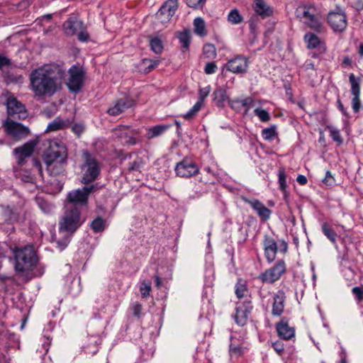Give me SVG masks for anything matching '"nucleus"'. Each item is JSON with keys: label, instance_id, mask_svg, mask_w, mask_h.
Instances as JSON below:
<instances>
[{"label": "nucleus", "instance_id": "4c0bfd02", "mask_svg": "<svg viewBox=\"0 0 363 363\" xmlns=\"http://www.w3.org/2000/svg\"><path fill=\"white\" fill-rule=\"evenodd\" d=\"M304 39L308 44V48H314L320 43L318 37L313 33L306 34Z\"/></svg>", "mask_w": 363, "mask_h": 363}, {"label": "nucleus", "instance_id": "4be33fe9", "mask_svg": "<svg viewBox=\"0 0 363 363\" xmlns=\"http://www.w3.org/2000/svg\"><path fill=\"white\" fill-rule=\"evenodd\" d=\"M285 294L283 291L279 290L274 296V302L272 305V313L273 315L279 316L284 311Z\"/></svg>", "mask_w": 363, "mask_h": 363}, {"label": "nucleus", "instance_id": "9b49d317", "mask_svg": "<svg viewBox=\"0 0 363 363\" xmlns=\"http://www.w3.org/2000/svg\"><path fill=\"white\" fill-rule=\"evenodd\" d=\"M328 22L336 33L343 32L347 26V19L344 11H330L328 16Z\"/></svg>", "mask_w": 363, "mask_h": 363}, {"label": "nucleus", "instance_id": "09e8293b", "mask_svg": "<svg viewBox=\"0 0 363 363\" xmlns=\"http://www.w3.org/2000/svg\"><path fill=\"white\" fill-rule=\"evenodd\" d=\"M217 69V66L215 62H208L204 68V72L207 74H211L216 72Z\"/></svg>", "mask_w": 363, "mask_h": 363}, {"label": "nucleus", "instance_id": "1a4fd4ad", "mask_svg": "<svg viewBox=\"0 0 363 363\" xmlns=\"http://www.w3.org/2000/svg\"><path fill=\"white\" fill-rule=\"evenodd\" d=\"M285 271L286 266L284 262L279 260L273 267L267 269L264 272L259 274L258 278L262 282L272 284L279 279Z\"/></svg>", "mask_w": 363, "mask_h": 363}, {"label": "nucleus", "instance_id": "5fc2aeb1", "mask_svg": "<svg viewBox=\"0 0 363 363\" xmlns=\"http://www.w3.org/2000/svg\"><path fill=\"white\" fill-rule=\"evenodd\" d=\"M78 39L82 42H86L89 39V35L87 32L84 30V27L81 30H79L78 33Z\"/></svg>", "mask_w": 363, "mask_h": 363}, {"label": "nucleus", "instance_id": "f704fd0d", "mask_svg": "<svg viewBox=\"0 0 363 363\" xmlns=\"http://www.w3.org/2000/svg\"><path fill=\"white\" fill-rule=\"evenodd\" d=\"M150 45L151 48V50L155 53V54H160L163 51V44L162 40L155 37L150 40Z\"/></svg>", "mask_w": 363, "mask_h": 363}, {"label": "nucleus", "instance_id": "6ab92c4d", "mask_svg": "<svg viewBox=\"0 0 363 363\" xmlns=\"http://www.w3.org/2000/svg\"><path fill=\"white\" fill-rule=\"evenodd\" d=\"M264 248L265 257L269 262L275 259L277 252V245L276 241L270 236L265 235L264 239Z\"/></svg>", "mask_w": 363, "mask_h": 363}, {"label": "nucleus", "instance_id": "338daca9", "mask_svg": "<svg viewBox=\"0 0 363 363\" xmlns=\"http://www.w3.org/2000/svg\"><path fill=\"white\" fill-rule=\"evenodd\" d=\"M198 112L196 111L193 108H191L186 114L183 115V117L185 119L189 120L196 115Z\"/></svg>", "mask_w": 363, "mask_h": 363}, {"label": "nucleus", "instance_id": "bf43d9fd", "mask_svg": "<svg viewBox=\"0 0 363 363\" xmlns=\"http://www.w3.org/2000/svg\"><path fill=\"white\" fill-rule=\"evenodd\" d=\"M242 354V349L239 346L230 345V354L231 356H240Z\"/></svg>", "mask_w": 363, "mask_h": 363}, {"label": "nucleus", "instance_id": "412c9836", "mask_svg": "<svg viewBox=\"0 0 363 363\" xmlns=\"http://www.w3.org/2000/svg\"><path fill=\"white\" fill-rule=\"evenodd\" d=\"M245 201L251 206L263 221H266L269 219L272 211L259 201L256 199H247Z\"/></svg>", "mask_w": 363, "mask_h": 363}, {"label": "nucleus", "instance_id": "2eb2a0df", "mask_svg": "<svg viewBox=\"0 0 363 363\" xmlns=\"http://www.w3.org/2000/svg\"><path fill=\"white\" fill-rule=\"evenodd\" d=\"M69 78L67 83L68 89L72 92H78L83 84L84 72L77 67H72L69 70Z\"/></svg>", "mask_w": 363, "mask_h": 363}, {"label": "nucleus", "instance_id": "a878e982", "mask_svg": "<svg viewBox=\"0 0 363 363\" xmlns=\"http://www.w3.org/2000/svg\"><path fill=\"white\" fill-rule=\"evenodd\" d=\"M277 330L280 337L287 340L294 336V328L290 327L287 323L281 322L277 326Z\"/></svg>", "mask_w": 363, "mask_h": 363}, {"label": "nucleus", "instance_id": "69168bd1", "mask_svg": "<svg viewBox=\"0 0 363 363\" xmlns=\"http://www.w3.org/2000/svg\"><path fill=\"white\" fill-rule=\"evenodd\" d=\"M72 130L73 131L77 134V135H80L84 130V128L82 125L81 124H75L73 127H72Z\"/></svg>", "mask_w": 363, "mask_h": 363}, {"label": "nucleus", "instance_id": "423d86ee", "mask_svg": "<svg viewBox=\"0 0 363 363\" xmlns=\"http://www.w3.org/2000/svg\"><path fill=\"white\" fill-rule=\"evenodd\" d=\"M80 224L79 210L75 206L67 207L62 220L60 222V230L73 233Z\"/></svg>", "mask_w": 363, "mask_h": 363}, {"label": "nucleus", "instance_id": "0eeeda50", "mask_svg": "<svg viewBox=\"0 0 363 363\" xmlns=\"http://www.w3.org/2000/svg\"><path fill=\"white\" fill-rule=\"evenodd\" d=\"M139 134L138 129L127 125H120L113 130V138L128 145H135L137 143L135 137Z\"/></svg>", "mask_w": 363, "mask_h": 363}, {"label": "nucleus", "instance_id": "f8f14e48", "mask_svg": "<svg viewBox=\"0 0 363 363\" xmlns=\"http://www.w3.org/2000/svg\"><path fill=\"white\" fill-rule=\"evenodd\" d=\"M175 172L178 177L188 178L198 174L199 168L194 162L184 159L177 164Z\"/></svg>", "mask_w": 363, "mask_h": 363}, {"label": "nucleus", "instance_id": "a211bd4d", "mask_svg": "<svg viewBox=\"0 0 363 363\" xmlns=\"http://www.w3.org/2000/svg\"><path fill=\"white\" fill-rule=\"evenodd\" d=\"M133 105V101L130 98L125 97L117 100L114 105L107 110L111 116H118Z\"/></svg>", "mask_w": 363, "mask_h": 363}, {"label": "nucleus", "instance_id": "f03ea898", "mask_svg": "<svg viewBox=\"0 0 363 363\" xmlns=\"http://www.w3.org/2000/svg\"><path fill=\"white\" fill-rule=\"evenodd\" d=\"M14 257V267L20 274L31 271L38 262L35 251L31 246L15 247L12 250Z\"/></svg>", "mask_w": 363, "mask_h": 363}, {"label": "nucleus", "instance_id": "ea45409f", "mask_svg": "<svg viewBox=\"0 0 363 363\" xmlns=\"http://www.w3.org/2000/svg\"><path fill=\"white\" fill-rule=\"evenodd\" d=\"M228 20L232 24H238L242 21V17L240 14L238 10L233 9L229 13Z\"/></svg>", "mask_w": 363, "mask_h": 363}, {"label": "nucleus", "instance_id": "c756f323", "mask_svg": "<svg viewBox=\"0 0 363 363\" xmlns=\"http://www.w3.org/2000/svg\"><path fill=\"white\" fill-rule=\"evenodd\" d=\"M213 100L218 107H223L225 102L228 100L226 91L223 89H216L213 94Z\"/></svg>", "mask_w": 363, "mask_h": 363}, {"label": "nucleus", "instance_id": "aec40b11", "mask_svg": "<svg viewBox=\"0 0 363 363\" xmlns=\"http://www.w3.org/2000/svg\"><path fill=\"white\" fill-rule=\"evenodd\" d=\"M63 28L67 35H74L83 28V22L76 17H70L63 23Z\"/></svg>", "mask_w": 363, "mask_h": 363}, {"label": "nucleus", "instance_id": "7ed1b4c3", "mask_svg": "<svg viewBox=\"0 0 363 363\" xmlns=\"http://www.w3.org/2000/svg\"><path fill=\"white\" fill-rule=\"evenodd\" d=\"M67 158V147L60 141H52L44 154V162L48 168H50L54 164H65Z\"/></svg>", "mask_w": 363, "mask_h": 363}, {"label": "nucleus", "instance_id": "e2e57ef3", "mask_svg": "<svg viewBox=\"0 0 363 363\" xmlns=\"http://www.w3.org/2000/svg\"><path fill=\"white\" fill-rule=\"evenodd\" d=\"M142 165L141 160H138L133 162L129 167V169L131 171L140 170Z\"/></svg>", "mask_w": 363, "mask_h": 363}, {"label": "nucleus", "instance_id": "37998d69", "mask_svg": "<svg viewBox=\"0 0 363 363\" xmlns=\"http://www.w3.org/2000/svg\"><path fill=\"white\" fill-rule=\"evenodd\" d=\"M91 228L95 233L101 232L104 230V222L101 218H96L91 224Z\"/></svg>", "mask_w": 363, "mask_h": 363}, {"label": "nucleus", "instance_id": "9d476101", "mask_svg": "<svg viewBox=\"0 0 363 363\" xmlns=\"http://www.w3.org/2000/svg\"><path fill=\"white\" fill-rule=\"evenodd\" d=\"M94 190V186H84L70 191L67 194V200L74 205H86L87 203L89 195Z\"/></svg>", "mask_w": 363, "mask_h": 363}, {"label": "nucleus", "instance_id": "de8ad7c7", "mask_svg": "<svg viewBox=\"0 0 363 363\" xmlns=\"http://www.w3.org/2000/svg\"><path fill=\"white\" fill-rule=\"evenodd\" d=\"M205 2L206 0H186L187 5L194 9L201 8Z\"/></svg>", "mask_w": 363, "mask_h": 363}, {"label": "nucleus", "instance_id": "ddd939ff", "mask_svg": "<svg viewBox=\"0 0 363 363\" xmlns=\"http://www.w3.org/2000/svg\"><path fill=\"white\" fill-rule=\"evenodd\" d=\"M37 143L35 140H30L21 147L13 149V153L18 165L25 164L26 160L32 155Z\"/></svg>", "mask_w": 363, "mask_h": 363}, {"label": "nucleus", "instance_id": "39448f33", "mask_svg": "<svg viewBox=\"0 0 363 363\" xmlns=\"http://www.w3.org/2000/svg\"><path fill=\"white\" fill-rule=\"evenodd\" d=\"M297 12L301 13L298 16L308 28L316 32H321L323 30L320 16L314 6H304Z\"/></svg>", "mask_w": 363, "mask_h": 363}, {"label": "nucleus", "instance_id": "cd10ccee", "mask_svg": "<svg viewBox=\"0 0 363 363\" xmlns=\"http://www.w3.org/2000/svg\"><path fill=\"white\" fill-rule=\"evenodd\" d=\"M11 212L13 221H23L26 218L27 211L23 203L11 207Z\"/></svg>", "mask_w": 363, "mask_h": 363}, {"label": "nucleus", "instance_id": "c9c22d12", "mask_svg": "<svg viewBox=\"0 0 363 363\" xmlns=\"http://www.w3.org/2000/svg\"><path fill=\"white\" fill-rule=\"evenodd\" d=\"M161 7L162 8V11H167L174 16L175 11L178 8V1L167 0L163 4V5Z\"/></svg>", "mask_w": 363, "mask_h": 363}, {"label": "nucleus", "instance_id": "680f3d73", "mask_svg": "<svg viewBox=\"0 0 363 363\" xmlns=\"http://www.w3.org/2000/svg\"><path fill=\"white\" fill-rule=\"evenodd\" d=\"M246 289L243 285H239L236 286L235 294L239 298H242L245 296Z\"/></svg>", "mask_w": 363, "mask_h": 363}, {"label": "nucleus", "instance_id": "393cba45", "mask_svg": "<svg viewBox=\"0 0 363 363\" xmlns=\"http://www.w3.org/2000/svg\"><path fill=\"white\" fill-rule=\"evenodd\" d=\"M172 125L170 124L157 125L147 129L145 138L147 140H152L155 138L162 135Z\"/></svg>", "mask_w": 363, "mask_h": 363}, {"label": "nucleus", "instance_id": "6e6552de", "mask_svg": "<svg viewBox=\"0 0 363 363\" xmlns=\"http://www.w3.org/2000/svg\"><path fill=\"white\" fill-rule=\"evenodd\" d=\"M5 130L8 135L15 140H21L26 138L30 134L28 127L8 118L4 123Z\"/></svg>", "mask_w": 363, "mask_h": 363}, {"label": "nucleus", "instance_id": "f3484780", "mask_svg": "<svg viewBox=\"0 0 363 363\" xmlns=\"http://www.w3.org/2000/svg\"><path fill=\"white\" fill-rule=\"evenodd\" d=\"M351 84V92L353 96L352 100V106L353 111L357 113L360 109V84L359 79H356L354 74H351L349 77Z\"/></svg>", "mask_w": 363, "mask_h": 363}, {"label": "nucleus", "instance_id": "bb28decb", "mask_svg": "<svg viewBox=\"0 0 363 363\" xmlns=\"http://www.w3.org/2000/svg\"><path fill=\"white\" fill-rule=\"evenodd\" d=\"M250 310L245 305L240 306L236 308V313L234 316L236 323L239 325H245L247 323Z\"/></svg>", "mask_w": 363, "mask_h": 363}, {"label": "nucleus", "instance_id": "e433bc0d", "mask_svg": "<svg viewBox=\"0 0 363 363\" xmlns=\"http://www.w3.org/2000/svg\"><path fill=\"white\" fill-rule=\"evenodd\" d=\"M203 54L206 58L213 59L216 57V49L213 44H206L203 48Z\"/></svg>", "mask_w": 363, "mask_h": 363}, {"label": "nucleus", "instance_id": "3c124183", "mask_svg": "<svg viewBox=\"0 0 363 363\" xmlns=\"http://www.w3.org/2000/svg\"><path fill=\"white\" fill-rule=\"evenodd\" d=\"M352 291L359 302L363 301V289L355 286L352 289Z\"/></svg>", "mask_w": 363, "mask_h": 363}, {"label": "nucleus", "instance_id": "c85d7f7f", "mask_svg": "<svg viewBox=\"0 0 363 363\" xmlns=\"http://www.w3.org/2000/svg\"><path fill=\"white\" fill-rule=\"evenodd\" d=\"M67 121L63 120L60 118H56L54 121L48 125L45 132H54L63 129L67 126Z\"/></svg>", "mask_w": 363, "mask_h": 363}, {"label": "nucleus", "instance_id": "c03bdc74", "mask_svg": "<svg viewBox=\"0 0 363 363\" xmlns=\"http://www.w3.org/2000/svg\"><path fill=\"white\" fill-rule=\"evenodd\" d=\"M140 291L143 298H146L150 295L151 291V283L150 281H143L140 286Z\"/></svg>", "mask_w": 363, "mask_h": 363}, {"label": "nucleus", "instance_id": "58836bf2", "mask_svg": "<svg viewBox=\"0 0 363 363\" xmlns=\"http://www.w3.org/2000/svg\"><path fill=\"white\" fill-rule=\"evenodd\" d=\"M0 214L2 215V218L0 221L5 222V221H11L13 220V216L11 212V207L10 206H1L0 207Z\"/></svg>", "mask_w": 363, "mask_h": 363}, {"label": "nucleus", "instance_id": "6e6d98bb", "mask_svg": "<svg viewBox=\"0 0 363 363\" xmlns=\"http://www.w3.org/2000/svg\"><path fill=\"white\" fill-rule=\"evenodd\" d=\"M323 182L326 185H333L335 182V179L330 171H327L325 173V177L323 179Z\"/></svg>", "mask_w": 363, "mask_h": 363}, {"label": "nucleus", "instance_id": "052dcab7", "mask_svg": "<svg viewBox=\"0 0 363 363\" xmlns=\"http://www.w3.org/2000/svg\"><path fill=\"white\" fill-rule=\"evenodd\" d=\"M38 205L41 210L45 213H50L52 210V207L43 201L39 202Z\"/></svg>", "mask_w": 363, "mask_h": 363}, {"label": "nucleus", "instance_id": "774afa93", "mask_svg": "<svg viewBox=\"0 0 363 363\" xmlns=\"http://www.w3.org/2000/svg\"><path fill=\"white\" fill-rule=\"evenodd\" d=\"M296 180L301 185H304V184H306L307 183L306 177L304 175H302V174H299L297 177Z\"/></svg>", "mask_w": 363, "mask_h": 363}, {"label": "nucleus", "instance_id": "473e14b6", "mask_svg": "<svg viewBox=\"0 0 363 363\" xmlns=\"http://www.w3.org/2000/svg\"><path fill=\"white\" fill-rule=\"evenodd\" d=\"M322 231L331 242L336 243L337 233L328 223H324L322 225Z\"/></svg>", "mask_w": 363, "mask_h": 363}, {"label": "nucleus", "instance_id": "20e7f679", "mask_svg": "<svg viewBox=\"0 0 363 363\" xmlns=\"http://www.w3.org/2000/svg\"><path fill=\"white\" fill-rule=\"evenodd\" d=\"M84 163L81 167L83 184H89L97 179L101 172V166L98 161L87 151L82 153Z\"/></svg>", "mask_w": 363, "mask_h": 363}, {"label": "nucleus", "instance_id": "dca6fc26", "mask_svg": "<svg viewBox=\"0 0 363 363\" xmlns=\"http://www.w3.org/2000/svg\"><path fill=\"white\" fill-rule=\"evenodd\" d=\"M248 68V61L245 57L238 55L228 61L227 69L235 74L245 73Z\"/></svg>", "mask_w": 363, "mask_h": 363}, {"label": "nucleus", "instance_id": "5701e85b", "mask_svg": "<svg viewBox=\"0 0 363 363\" xmlns=\"http://www.w3.org/2000/svg\"><path fill=\"white\" fill-rule=\"evenodd\" d=\"M253 9L255 13L262 18L272 15V9L264 0H255Z\"/></svg>", "mask_w": 363, "mask_h": 363}, {"label": "nucleus", "instance_id": "a19ab883", "mask_svg": "<svg viewBox=\"0 0 363 363\" xmlns=\"http://www.w3.org/2000/svg\"><path fill=\"white\" fill-rule=\"evenodd\" d=\"M326 129L329 131L330 136L333 139L334 141L340 144L342 143V139L341 138L340 131L337 128L333 125H328Z\"/></svg>", "mask_w": 363, "mask_h": 363}, {"label": "nucleus", "instance_id": "4d7b16f0", "mask_svg": "<svg viewBox=\"0 0 363 363\" xmlns=\"http://www.w3.org/2000/svg\"><path fill=\"white\" fill-rule=\"evenodd\" d=\"M272 347L279 354H281V352L284 351L283 342H273L272 343Z\"/></svg>", "mask_w": 363, "mask_h": 363}, {"label": "nucleus", "instance_id": "13d9d810", "mask_svg": "<svg viewBox=\"0 0 363 363\" xmlns=\"http://www.w3.org/2000/svg\"><path fill=\"white\" fill-rule=\"evenodd\" d=\"M229 104L233 109L236 111H240L242 107L240 99L229 100Z\"/></svg>", "mask_w": 363, "mask_h": 363}, {"label": "nucleus", "instance_id": "f257e3e1", "mask_svg": "<svg viewBox=\"0 0 363 363\" xmlns=\"http://www.w3.org/2000/svg\"><path fill=\"white\" fill-rule=\"evenodd\" d=\"M65 71L55 64L45 65L30 74V89L37 96H52L61 88Z\"/></svg>", "mask_w": 363, "mask_h": 363}, {"label": "nucleus", "instance_id": "72a5a7b5", "mask_svg": "<svg viewBox=\"0 0 363 363\" xmlns=\"http://www.w3.org/2000/svg\"><path fill=\"white\" fill-rule=\"evenodd\" d=\"M173 15L167 11H162V8L157 11L155 16L156 21L161 24H165L170 21Z\"/></svg>", "mask_w": 363, "mask_h": 363}, {"label": "nucleus", "instance_id": "2f4dec72", "mask_svg": "<svg viewBox=\"0 0 363 363\" xmlns=\"http://www.w3.org/2000/svg\"><path fill=\"white\" fill-rule=\"evenodd\" d=\"M178 38L182 43V50L183 52L187 50L189 48L191 35L189 30H184L179 33Z\"/></svg>", "mask_w": 363, "mask_h": 363}, {"label": "nucleus", "instance_id": "0e129e2a", "mask_svg": "<svg viewBox=\"0 0 363 363\" xmlns=\"http://www.w3.org/2000/svg\"><path fill=\"white\" fill-rule=\"evenodd\" d=\"M242 107H247L249 108L252 104L253 100L251 97H247L244 99H240Z\"/></svg>", "mask_w": 363, "mask_h": 363}, {"label": "nucleus", "instance_id": "4468645a", "mask_svg": "<svg viewBox=\"0 0 363 363\" xmlns=\"http://www.w3.org/2000/svg\"><path fill=\"white\" fill-rule=\"evenodd\" d=\"M7 113L9 116H16L18 119H25L28 116L25 106L15 97L10 96L6 100Z\"/></svg>", "mask_w": 363, "mask_h": 363}, {"label": "nucleus", "instance_id": "7c9ffc66", "mask_svg": "<svg viewBox=\"0 0 363 363\" xmlns=\"http://www.w3.org/2000/svg\"><path fill=\"white\" fill-rule=\"evenodd\" d=\"M194 32L199 36L206 35V25L203 18H196L194 21Z\"/></svg>", "mask_w": 363, "mask_h": 363}, {"label": "nucleus", "instance_id": "79ce46f5", "mask_svg": "<svg viewBox=\"0 0 363 363\" xmlns=\"http://www.w3.org/2000/svg\"><path fill=\"white\" fill-rule=\"evenodd\" d=\"M276 135L277 132L275 125L264 128L262 131V135L265 140H272Z\"/></svg>", "mask_w": 363, "mask_h": 363}, {"label": "nucleus", "instance_id": "b1692460", "mask_svg": "<svg viewBox=\"0 0 363 363\" xmlns=\"http://www.w3.org/2000/svg\"><path fill=\"white\" fill-rule=\"evenodd\" d=\"M160 62V61L159 60L144 58L137 65V68L138 72L141 73H149L157 67Z\"/></svg>", "mask_w": 363, "mask_h": 363}, {"label": "nucleus", "instance_id": "49530a36", "mask_svg": "<svg viewBox=\"0 0 363 363\" xmlns=\"http://www.w3.org/2000/svg\"><path fill=\"white\" fill-rule=\"evenodd\" d=\"M279 183L281 190L284 191L286 188V174L284 169H279Z\"/></svg>", "mask_w": 363, "mask_h": 363}, {"label": "nucleus", "instance_id": "603ef678", "mask_svg": "<svg viewBox=\"0 0 363 363\" xmlns=\"http://www.w3.org/2000/svg\"><path fill=\"white\" fill-rule=\"evenodd\" d=\"M11 64V60L3 54H0V69L9 67Z\"/></svg>", "mask_w": 363, "mask_h": 363}, {"label": "nucleus", "instance_id": "864d4df0", "mask_svg": "<svg viewBox=\"0 0 363 363\" xmlns=\"http://www.w3.org/2000/svg\"><path fill=\"white\" fill-rule=\"evenodd\" d=\"M133 313L136 317H140L142 313V305L138 302H135L132 305Z\"/></svg>", "mask_w": 363, "mask_h": 363}, {"label": "nucleus", "instance_id": "a18cd8bd", "mask_svg": "<svg viewBox=\"0 0 363 363\" xmlns=\"http://www.w3.org/2000/svg\"><path fill=\"white\" fill-rule=\"evenodd\" d=\"M255 113L256 114V116H257L259 117V118L263 121V122H267L268 121H269L270 119V116L268 113L267 111H266L264 109H262V108H256L255 110Z\"/></svg>", "mask_w": 363, "mask_h": 363}, {"label": "nucleus", "instance_id": "8fccbe9b", "mask_svg": "<svg viewBox=\"0 0 363 363\" xmlns=\"http://www.w3.org/2000/svg\"><path fill=\"white\" fill-rule=\"evenodd\" d=\"M210 91H211L210 86H206L204 88L200 89L199 91V101L203 102L206 97L209 94Z\"/></svg>", "mask_w": 363, "mask_h": 363}]
</instances>
